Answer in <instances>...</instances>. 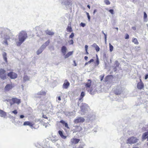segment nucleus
<instances>
[{"label": "nucleus", "instance_id": "aec40b11", "mask_svg": "<svg viewBox=\"0 0 148 148\" xmlns=\"http://www.w3.org/2000/svg\"><path fill=\"white\" fill-rule=\"evenodd\" d=\"M30 77L26 75H25L23 77V82L24 83L26 81H29L30 80Z\"/></svg>", "mask_w": 148, "mask_h": 148}, {"label": "nucleus", "instance_id": "a211bd4d", "mask_svg": "<svg viewBox=\"0 0 148 148\" xmlns=\"http://www.w3.org/2000/svg\"><path fill=\"white\" fill-rule=\"evenodd\" d=\"M148 135V131L145 132L143 133L142 136V139L143 140H145L147 138Z\"/></svg>", "mask_w": 148, "mask_h": 148}, {"label": "nucleus", "instance_id": "6ab92c4d", "mask_svg": "<svg viewBox=\"0 0 148 148\" xmlns=\"http://www.w3.org/2000/svg\"><path fill=\"white\" fill-rule=\"evenodd\" d=\"M24 125H28L30 127L33 126L34 124L30 122L27 121L23 123Z\"/></svg>", "mask_w": 148, "mask_h": 148}, {"label": "nucleus", "instance_id": "e2e57ef3", "mask_svg": "<svg viewBox=\"0 0 148 148\" xmlns=\"http://www.w3.org/2000/svg\"><path fill=\"white\" fill-rule=\"evenodd\" d=\"M148 78V74H146L145 77V79H147Z\"/></svg>", "mask_w": 148, "mask_h": 148}, {"label": "nucleus", "instance_id": "e433bc0d", "mask_svg": "<svg viewBox=\"0 0 148 148\" xmlns=\"http://www.w3.org/2000/svg\"><path fill=\"white\" fill-rule=\"evenodd\" d=\"M104 2L107 5H109L110 4V2L109 1V0H104Z\"/></svg>", "mask_w": 148, "mask_h": 148}, {"label": "nucleus", "instance_id": "c9c22d12", "mask_svg": "<svg viewBox=\"0 0 148 148\" xmlns=\"http://www.w3.org/2000/svg\"><path fill=\"white\" fill-rule=\"evenodd\" d=\"M11 100L10 99H5L3 101L4 102H9L10 103L11 106H12L13 104V103H12L11 102Z\"/></svg>", "mask_w": 148, "mask_h": 148}, {"label": "nucleus", "instance_id": "dca6fc26", "mask_svg": "<svg viewBox=\"0 0 148 148\" xmlns=\"http://www.w3.org/2000/svg\"><path fill=\"white\" fill-rule=\"evenodd\" d=\"M67 50V48L65 46H63L61 47V51L63 55H65Z\"/></svg>", "mask_w": 148, "mask_h": 148}, {"label": "nucleus", "instance_id": "6e6d98bb", "mask_svg": "<svg viewBox=\"0 0 148 148\" xmlns=\"http://www.w3.org/2000/svg\"><path fill=\"white\" fill-rule=\"evenodd\" d=\"M92 46L93 47H94L95 48V47H96L97 46H98V45L95 43H94L92 45Z\"/></svg>", "mask_w": 148, "mask_h": 148}, {"label": "nucleus", "instance_id": "5701e85b", "mask_svg": "<svg viewBox=\"0 0 148 148\" xmlns=\"http://www.w3.org/2000/svg\"><path fill=\"white\" fill-rule=\"evenodd\" d=\"M58 132L60 136L62 138L65 139L66 138V136L63 135L62 131L59 130Z\"/></svg>", "mask_w": 148, "mask_h": 148}, {"label": "nucleus", "instance_id": "052dcab7", "mask_svg": "<svg viewBox=\"0 0 148 148\" xmlns=\"http://www.w3.org/2000/svg\"><path fill=\"white\" fill-rule=\"evenodd\" d=\"M65 127L67 128H69V127L68 126V125L67 123H65Z\"/></svg>", "mask_w": 148, "mask_h": 148}, {"label": "nucleus", "instance_id": "49530a36", "mask_svg": "<svg viewBox=\"0 0 148 148\" xmlns=\"http://www.w3.org/2000/svg\"><path fill=\"white\" fill-rule=\"evenodd\" d=\"M147 17V15L145 12H144V19L146 18Z\"/></svg>", "mask_w": 148, "mask_h": 148}, {"label": "nucleus", "instance_id": "603ef678", "mask_svg": "<svg viewBox=\"0 0 148 148\" xmlns=\"http://www.w3.org/2000/svg\"><path fill=\"white\" fill-rule=\"evenodd\" d=\"M109 11L112 14H114V10H113L110 9Z\"/></svg>", "mask_w": 148, "mask_h": 148}, {"label": "nucleus", "instance_id": "774afa93", "mask_svg": "<svg viewBox=\"0 0 148 148\" xmlns=\"http://www.w3.org/2000/svg\"><path fill=\"white\" fill-rule=\"evenodd\" d=\"M97 12V10L96 9H95L94 11V12H93V14H94Z\"/></svg>", "mask_w": 148, "mask_h": 148}, {"label": "nucleus", "instance_id": "0e129e2a", "mask_svg": "<svg viewBox=\"0 0 148 148\" xmlns=\"http://www.w3.org/2000/svg\"><path fill=\"white\" fill-rule=\"evenodd\" d=\"M60 122L62 124H64L65 123L64 121L63 120H61V121H60Z\"/></svg>", "mask_w": 148, "mask_h": 148}, {"label": "nucleus", "instance_id": "2f4dec72", "mask_svg": "<svg viewBox=\"0 0 148 148\" xmlns=\"http://www.w3.org/2000/svg\"><path fill=\"white\" fill-rule=\"evenodd\" d=\"M114 68L115 70H116L117 69V67H118L119 66V63L117 61H116L115 64L114 65Z\"/></svg>", "mask_w": 148, "mask_h": 148}, {"label": "nucleus", "instance_id": "412c9836", "mask_svg": "<svg viewBox=\"0 0 148 148\" xmlns=\"http://www.w3.org/2000/svg\"><path fill=\"white\" fill-rule=\"evenodd\" d=\"M0 116L2 117L5 118L6 116V113L2 110H0Z\"/></svg>", "mask_w": 148, "mask_h": 148}, {"label": "nucleus", "instance_id": "9d476101", "mask_svg": "<svg viewBox=\"0 0 148 148\" xmlns=\"http://www.w3.org/2000/svg\"><path fill=\"white\" fill-rule=\"evenodd\" d=\"M80 141L79 139L76 138H72L71 140V144L72 145H74L79 143Z\"/></svg>", "mask_w": 148, "mask_h": 148}, {"label": "nucleus", "instance_id": "9b49d317", "mask_svg": "<svg viewBox=\"0 0 148 148\" xmlns=\"http://www.w3.org/2000/svg\"><path fill=\"white\" fill-rule=\"evenodd\" d=\"M70 83L67 79H65L62 85V88L64 89H67L69 86Z\"/></svg>", "mask_w": 148, "mask_h": 148}, {"label": "nucleus", "instance_id": "f257e3e1", "mask_svg": "<svg viewBox=\"0 0 148 148\" xmlns=\"http://www.w3.org/2000/svg\"><path fill=\"white\" fill-rule=\"evenodd\" d=\"M18 41H16V43L17 46H20L27 38V34L25 31H21L18 35Z\"/></svg>", "mask_w": 148, "mask_h": 148}, {"label": "nucleus", "instance_id": "79ce46f5", "mask_svg": "<svg viewBox=\"0 0 148 148\" xmlns=\"http://www.w3.org/2000/svg\"><path fill=\"white\" fill-rule=\"evenodd\" d=\"M68 42L70 45H73L74 43L73 40L72 39L70 40Z\"/></svg>", "mask_w": 148, "mask_h": 148}, {"label": "nucleus", "instance_id": "bb28decb", "mask_svg": "<svg viewBox=\"0 0 148 148\" xmlns=\"http://www.w3.org/2000/svg\"><path fill=\"white\" fill-rule=\"evenodd\" d=\"M46 33L47 34L51 36L53 35L54 34V32H52L50 30H47L46 31Z\"/></svg>", "mask_w": 148, "mask_h": 148}, {"label": "nucleus", "instance_id": "1a4fd4ad", "mask_svg": "<svg viewBox=\"0 0 148 148\" xmlns=\"http://www.w3.org/2000/svg\"><path fill=\"white\" fill-rule=\"evenodd\" d=\"M8 76L12 79H14L17 77V74L14 72H11L8 74Z\"/></svg>", "mask_w": 148, "mask_h": 148}, {"label": "nucleus", "instance_id": "473e14b6", "mask_svg": "<svg viewBox=\"0 0 148 148\" xmlns=\"http://www.w3.org/2000/svg\"><path fill=\"white\" fill-rule=\"evenodd\" d=\"M132 42H134L135 44L138 45V44L137 40L136 38H134L133 39Z\"/></svg>", "mask_w": 148, "mask_h": 148}, {"label": "nucleus", "instance_id": "393cba45", "mask_svg": "<svg viewBox=\"0 0 148 148\" xmlns=\"http://www.w3.org/2000/svg\"><path fill=\"white\" fill-rule=\"evenodd\" d=\"M3 56L4 61L6 62H7V54L5 52H3Z\"/></svg>", "mask_w": 148, "mask_h": 148}, {"label": "nucleus", "instance_id": "58836bf2", "mask_svg": "<svg viewBox=\"0 0 148 148\" xmlns=\"http://www.w3.org/2000/svg\"><path fill=\"white\" fill-rule=\"evenodd\" d=\"M74 36V34L73 33H72L69 36V38H73V37Z\"/></svg>", "mask_w": 148, "mask_h": 148}, {"label": "nucleus", "instance_id": "f8f14e48", "mask_svg": "<svg viewBox=\"0 0 148 148\" xmlns=\"http://www.w3.org/2000/svg\"><path fill=\"white\" fill-rule=\"evenodd\" d=\"M137 87L139 89H141L144 88V84L141 79H140V82L137 84Z\"/></svg>", "mask_w": 148, "mask_h": 148}, {"label": "nucleus", "instance_id": "4468645a", "mask_svg": "<svg viewBox=\"0 0 148 148\" xmlns=\"http://www.w3.org/2000/svg\"><path fill=\"white\" fill-rule=\"evenodd\" d=\"M14 87L12 84H8L5 87L4 89L6 91H8L12 89Z\"/></svg>", "mask_w": 148, "mask_h": 148}, {"label": "nucleus", "instance_id": "de8ad7c7", "mask_svg": "<svg viewBox=\"0 0 148 148\" xmlns=\"http://www.w3.org/2000/svg\"><path fill=\"white\" fill-rule=\"evenodd\" d=\"M86 15H87V16L88 19L89 21L90 20V16L89 15V14L88 12H86Z\"/></svg>", "mask_w": 148, "mask_h": 148}, {"label": "nucleus", "instance_id": "7ed1b4c3", "mask_svg": "<svg viewBox=\"0 0 148 148\" xmlns=\"http://www.w3.org/2000/svg\"><path fill=\"white\" fill-rule=\"evenodd\" d=\"M59 1L62 6H65L67 9L71 7L72 5L71 0H59Z\"/></svg>", "mask_w": 148, "mask_h": 148}, {"label": "nucleus", "instance_id": "423d86ee", "mask_svg": "<svg viewBox=\"0 0 148 148\" xmlns=\"http://www.w3.org/2000/svg\"><path fill=\"white\" fill-rule=\"evenodd\" d=\"M0 77L3 79H6V71L3 69H0Z\"/></svg>", "mask_w": 148, "mask_h": 148}, {"label": "nucleus", "instance_id": "f03ea898", "mask_svg": "<svg viewBox=\"0 0 148 148\" xmlns=\"http://www.w3.org/2000/svg\"><path fill=\"white\" fill-rule=\"evenodd\" d=\"M81 114L82 115H85L90 110V108L88 105L85 103H82L80 106Z\"/></svg>", "mask_w": 148, "mask_h": 148}, {"label": "nucleus", "instance_id": "3c124183", "mask_svg": "<svg viewBox=\"0 0 148 148\" xmlns=\"http://www.w3.org/2000/svg\"><path fill=\"white\" fill-rule=\"evenodd\" d=\"M12 113H14L15 114H17L18 112L16 110H14L12 112Z\"/></svg>", "mask_w": 148, "mask_h": 148}, {"label": "nucleus", "instance_id": "bf43d9fd", "mask_svg": "<svg viewBox=\"0 0 148 148\" xmlns=\"http://www.w3.org/2000/svg\"><path fill=\"white\" fill-rule=\"evenodd\" d=\"M88 46L87 45H85V51H87Z\"/></svg>", "mask_w": 148, "mask_h": 148}, {"label": "nucleus", "instance_id": "a878e982", "mask_svg": "<svg viewBox=\"0 0 148 148\" xmlns=\"http://www.w3.org/2000/svg\"><path fill=\"white\" fill-rule=\"evenodd\" d=\"M75 127L77 132H79L82 130V127L79 126L77 125Z\"/></svg>", "mask_w": 148, "mask_h": 148}, {"label": "nucleus", "instance_id": "a18cd8bd", "mask_svg": "<svg viewBox=\"0 0 148 148\" xmlns=\"http://www.w3.org/2000/svg\"><path fill=\"white\" fill-rule=\"evenodd\" d=\"M85 95V94L84 92H82L81 94V97L82 98H83Z\"/></svg>", "mask_w": 148, "mask_h": 148}, {"label": "nucleus", "instance_id": "37998d69", "mask_svg": "<svg viewBox=\"0 0 148 148\" xmlns=\"http://www.w3.org/2000/svg\"><path fill=\"white\" fill-rule=\"evenodd\" d=\"M99 59H97L96 61V66H98L99 65Z\"/></svg>", "mask_w": 148, "mask_h": 148}, {"label": "nucleus", "instance_id": "680f3d73", "mask_svg": "<svg viewBox=\"0 0 148 148\" xmlns=\"http://www.w3.org/2000/svg\"><path fill=\"white\" fill-rule=\"evenodd\" d=\"M20 119H22L24 117V116L23 115H21L20 116Z\"/></svg>", "mask_w": 148, "mask_h": 148}, {"label": "nucleus", "instance_id": "f704fd0d", "mask_svg": "<svg viewBox=\"0 0 148 148\" xmlns=\"http://www.w3.org/2000/svg\"><path fill=\"white\" fill-rule=\"evenodd\" d=\"M109 49L110 52H112L113 50V47L110 43H109Z\"/></svg>", "mask_w": 148, "mask_h": 148}, {"label": "nucleus", "instance_id": "c03bdc74", "mask_svg": "<svg viewBox=\"0 0 148 148\" xmlns=\"http://www.w3.org/2000/svg\"><path fill=\"white\" fill-rule=\"evenodd\" d=\"M95 48L97 52H98V51H99L100 48L98 46H97Z\"/></svg>", "mask_w": 148, "mask_h": 148}, {"label": "nucleus", "instance_id": "09e8293b", "mask_svg": "<svg viewBox=\"0 0 148 148\" xmlns=\"http://www.w3.org/2000/svg\"><path fill=\"white\" fill-rule=\"evenodd\" d=\"M46 46L43 44L40 47L42 48L43 50H44L46 48Z\"/></svg>", "mask_w": 148, "mask_h": 148}, {"label": "nucleus", "instance_id": "4c0bfd02", "mask_svg": "<svg viewBox=\"0 0 148 148\" xmlns=\"http://www.w3.org/2000/svg\"><path fill=\"white\" fill-rule=\"evenodd\" d=\"M50 43L49 40H48L47 41L45 42L43 44L46 46H47Z\"/></svg>", "mask_w": 148, "mask_h": 148}, {"label": "nucleus", "instance_id": "69168bd1", "mask_svg": "<svg viewBox=\"0 0 148 148\" xmlns=\"http://www.w3.org/2000/svg\"><path fill=\"white\" fill-rule=\"evenodd\" d=\"M42 117L45 119H47V117L45 115H42Z\"/></svg>", "mask_w": 148, "mask_h": 148}, {"label": "nucleus", "instance_id": "2eb2a0df", "mask_svg": "<svg viewBox=\"0 0 148 148\" xmlns=\"http://www.w3.org/2000/svg\"><path fill=\"white\" fill-rule=\"evenodd\" d=\"M12 100L13 103H16L19 104L21 102V99L16 98H12Z\"/></svg>", "mask_w": 148, "mask_h": 148}, {"label": "nucleus", "instance_id": "4d7b16f0", "mask_svg": "<svg viewBox=\"0 0 148 148\" xmlns=\"http://www.w3.org/2000/svg\"><path fill=\"white\" fill-rule=\"evenodd\" d=\"M129 35L127 34L126 36H125V39H128L129 38Z\"/></svg>", "mask_w": 148, "mask_h": 148}, {"label": "nucleus", "instance_id": "c756f323", "mask_svg": "<svg viewBox=\"0 0 148 148\" xmlns=\"http://www.w3.org/2000/svg\"><path fill=\"white\" fill-rule=\"evenodd\" d=\"M95 116L94 115H92V116L88 115V118L89 120L90 121L93 120V119H95Z\"/></svg>", "mask_w": 148, "mask_h": 148}, {"label": "nucleus", "instance_id": "338daca9", "mask_svg": "<svg viewBox=\"0 0 148 148\" xmlns=\"http://www.w3.org/2000/svg\"><path fill=\"white\" fill-rule=\"evenodd\" d=\"M132 28L134 30H136V27H133Z\"/></svg>", "mask_w": 148, "mask_h": 148}, {"label": "nucleus", "instance_id": "ddd939ff", "mask_svg": "<svg viewBox=\"0 0 148 148\" xmlns=\"http://www.w3.org/2000/svg\"><path fill=\"white\" fill-rule=\"evenodd\" d=\"M91 81L90 79H88V81L85 83V86L86 88V90L89 88H90L91 86Z\"/></svg>", "mask_w": 148, "mask_h": 148}, {"label": "nucleus", "instance_id": "f3484780", "mask_svg": "<svg viewBox=\"0 0 148 148\" xmlns=\"http://www.w3.org/2000/svg\"><path fill=\"white\" fill-rule=\"evenodd\" d=\"M93 127L92 125L88 124L87 125L86 127H84V131L87 132L91 129H92Z\"/></svg>", "mask_w": 148, "mask_h": 148}, {"label": "nucleus", "instance_id": "a19ab883", "mask_svg": "<svg viewBox=\"0 0 148 148\" xmlns=\"http://www.w3.org/2000/svg\"><path fill=\"white\" fill-rule=\"evenodd\" d=\"M102 33L104 35V38L105 40V41L106 42V38H107V35L103 31H102Z\"/></svg>", "mask_w": 148, "mask_h": 148}, {"label": "nucleus", "instance_id": "cd10ccee", "mask_svg": "<svg viewBox=\"0 0 148 148\" xmlns=\"http://www.w3.org/2000/svg\"><path fill=\"white\" fill-rule=\"evenodd\" d=\"M43 50L42 49V48L40 47L37 51V54L38 55H39L42 52Z\"/></svg>", "mask_w": 148, "mask_h": 148}, {"label": "nucleus", "instance_id": "6e6552de", "mask_svg": "<svg viewBox=\"0 0 148 148\" xmlns=\"http://www.w3.org/2000/svg\"><path fill=\"white\" fill-rule=\"evenodd\" d=\"M112 75H109L107 76L105 79V82L107 84H110L112 82Z\"/></svg>", "mask_w": 148, "mask_h": 148}, {"label": "nucleus", "instance_id": "39448f33", "mask_svg": "<svg viewBox=\"0 0 148 148\" xmlns=\"http://www.w3.org/2000/svg\"><path fill=\"white\" fill-rule=\"evenodd\" d=\"M85 119L83 117H77L73 121L74 123L77 124L78 123H82L85 121Z\"/></svg>", "mask_w": 148, "mask_h": 148}, {"label": "nucleus", "instance_id": "0eeeda50", "mask_svg": "<svg viewBox=\"0 0 148 148\" xmlns=\"http://www.w3.org/2000/svg\"><path fill=\"white\" fill-rule=\"evenodd\" d=\"M46 92L43 90H41L40 92H38L34 95V97L36 98H40L42 96L45 95H46Z\"/></svg>", "mask_w": 148, "mask_h": 148}, {"label": "nucleus", "instance_id": "8fccbe9b", "mask_svg": "<svg viewBox=\"0 0 148 148\" xmlns=\"http://www.w3.org/2000/svg\"><path fill=\"white\" fill-rule=\"evenodd\" d=\"M80 25L82 27H84L85 26L86 24L84 23H81L80 24Z\"/></svg>", "mask_w": 148, "mask_h": 148}, {"label": "nucleus", "instance_id": "b1692460", "mask_svg": "<svg viewBox=\"0 0 148 148\" xmlns=\"http://www.w3.org/2000/svg\"><path fill=\"white\" fill-rule=\"evenodd\" d=\"M73 51H70L69 52H68L67 54H65V55H64V58H67L69 57L70 56L72 55L73 53Z\"/></svg>", "mask_w": 148, "mask_h": 148}, {"label": "nucleus", "instance_id": "7c9ffc66", "mask_svg": "<svg viewBox=\"0 0 148 148\" xmlns=\"http://www.w3.org/2000/svg\"><path fill=\"white\" fill-rule=\"evenodd\" d=\"M67 31L70 32H71L72 31V28L71 26H68L66 28Z\"/></svg>", "mask_w": 148, "mask_h": 148}, {"label": "nucleus", "instance_id": "864d4df0", "mask_svg": "<svg viewBox=\"0 0 148 148\" xmlns=\"http://www.w3.org/2000/svg\"><path fill=\"white\" fill-rule=\"evenodd\" d=\"M82 98H79V101L78 103V106H79V104L81 103V102L82 101Z\"/></svg>", "mask_w": 148, "mask_h": 148}, {"label": "nucleus", "instance_id": "13d9d810", "mask_svg": "<svg viewBox=\"0 0 148 148\" xmlns=\"http://www.w3.org/2000/svg\"><path fill=\"white\" fill-rule=\"evenodd\" d=\"M93 61H94V60L93 59H91L89 61H88V64H90V63L93 62Z\"/></svg>", "mask_w": 148, "mask_h": 148}, {"label": "nucleus", "instance_id": "72a5a7b5", "mask_svg": "<svg viewBox=\"0 0 148 148\" xmlns=\"http://www.w3.org/2000/svg\"><path fill=\"white\" fill-rule=\"evenodd\" d=\"M10 36L8 35H5L4 36V39L5 40H7L10 39Z\"/></svg>", "mask_w": 148, "mask_h": 148}, {"label": "nucleus", "instance_id": "c85d7f7f", "mask_svg": "<svg viewBox=\"0 0 148 148\" xmlns=\"http://www.w3.org/2000/svg\"><path fill=\"white\" fill-rule=\"evenodd\" d=\"M85 145V144L84 143H82L79 145L77 147H75V148H84Z\"/></svg>", "mask_w": 148, "mask_h": 148}, {"label": "nucleus", "instance_id": "ea45409f", "mask_svg": "<svg viewBox=\"0 0 148 148\" xmlns=\"http://www.w3.org/2000/svg\"><path fill=\"white\" fill-rule=\"evenodd\" d=\"M104 76V74L101 75L99 77L100 78V80L101 81L103 79Z\"/></svg>", "mask_w": 148, "mask_h": 148}, {"label": "nucleus", "instance_id": "20e7f679", "mask_svg": "<svg viewBox=\"0 0 148 148\" xmlns=\"http://www.w3.org/2000/svg\"><path fill=\"white\" fill-rule=\"evenodd\" d=\"M138 139L136 138L132 137L128 138L127 140L126 143L129 144H134L137 143Z\"/></svg>", "mask_w": 148, "mask_h": 148}, {"label": "nucleus", "instance_id": "4be33fe9", "mask_svg": "<svg viewBox=\"0 0 148 148\" xmlns=\"http://www.w3.org/2000/svg\"><path fill=\"white\" fill-rule=\"evenodd\" d=\"M86 90L88 91V92H89V93L91 95H94L95 92V90H93L92 88H89Z\"/></svg>", "mask_w": 148, "mask_h": 148}, {"label": "nucleus", "instance_id": "5fc2aeb1", "mask_svg": "<svg viewBox=\"0 0 148 148\" xmlns=\"http://www.w3.org/2000/svg\"><path fill=\"white\" fill-rule=\"evenodd\" d=\"M3 43L6 45H8L7 40H5L3 42Z\"/></svg>", "mask_w": 148, "mask_h": 148}]
</instances>
